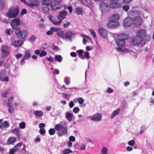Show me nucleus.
Here are the masks:
<instances>
[{"label":"nucleus","instance_id":"33","mask_svg":"<svg viewBox=\"0 0 154 154\" xmlns=\"http://www.w3.org/2000/svg\"><path fill=\"white\" fill-rule=\"evenodd\" d=\"M75 12L78 15H82L83 13L82 8L79 7L76 9Z\"/></svg>","mask_w":154,"mask_h":154},{"label":"nucleus","instance_id":"55","mask_svg":"<svg viewBox=\"0 0 154 154\" xmlns=\"http://www.w3.org/2000/svg\"><path fill=\"white\" fill-rule=\"evenodd\" d=\"M135 143V142L133 140H130L128 142V144L131 146H133Z\"/></svg>","mask_w":154,"mask_h":154},{"label":"nucleus","instance_id":"4","mask_svg":"<svg viewBox=\"0 0 154 154\" xmlns=\"http://www.w3.org/2000/svg\"><path fill=\"white\" fill-rule=\"evenodd\" d=\"M116 44L118 46V48H116V49L118 51H122L124 53H126L128 52V49H122V48L124 47L125 45V41L123 40L118 39L116 41Z\"/></svg>","mask_w":154,"mask_h":154},{"label":"nucleus","instance_id":"64","mask_svg":"<svg viewBox=\"0 0 154 154\" xmlns=\"http://www.w3.org/2000/svg\"><path fill=\"white\" fill-rule=\"evenodd\" d=\"M113 91V90L110 88H108L107 89V92L108 93H112Z\"/></svg>","mask_w":154,"mask_h":154},{"label":"nucleus","instance_id":"16","mask_svg":"<svg viewBox=\"0 0 154 154\" xmlns=\"http://www.w3.org/2000/svg\"><path fill=\"white\" fill-rule=\"evenodd\" d=\"M2 121L3 119H0V128H6L9 126L10 124L7 121H4L2 122Z\"/></svg>","mask_w":154,"mask_h":154},{"label":"nucleus","instance_id":"12","mask_svg":"<svg viewBox=\"0 0 154 154\" xmlns=\"http://www.w3.org/2000/svg\"><path fill=\"white\" fill-rule=\"evenodd\" d=\"M120 18L119 14L117 13H115L111 16L109 18V20L111 21L118 22V21Z\"/></svg>","mask_w":154,"mask_h":154},{"label":"nucleus","instance_id":"18","mask_svg":"<svg viewBox=\"0 0 154 154\" xmlns=\"http://www.w3.org/2000/svg\"><path fill=\"white\" fill-rule=\"evenodd\" d=\"M27 5L30 7H33L38 5V0H28Z\"/></svg>","mask_w":154,"mask_h":154},{"label":"nucleus","instance_id":"17","mask_svg":"<svg viewBox=\"0 0 154 154\" xmlns=\"http://www.w3.org/2000/svg\"><path fill=\"white\" fill-rule=\"evenodd\" d=\"M23 43V42L21 39L15 40L12 41L11 45L15 47H18L21 46Z\"/></svg>","mask_w":154,"mask_h":154},{"label":"nucleus","instance_id":"23","mask_svg":"<svg viewBox=\"0 0 154 154\" xmlns=\"http://www.w3.org/2000/svg\"><path fill=\"white\" fill-rule=\"evenodd\" d=\"M102 115L100 113H97L93 116L94 121L99 122L102 119Z\"/></svg>","mask_w":154,"mask_h":154},{"label":"nucleus","instance_id":"8","mask_svg":"<svg viewBox=\"0 0 154 154\" xmlns=\"http://www.w3.org/2000/svg\"><path fill=\"white\" fill-rule=\"evenodd\" d=\"M133 23V20L131 17H128L125 18L123 22L124 26L128 27L131 26Z\"/></svg>","mask_w":154,"mask_h":154},{"label":"nucleus","instance_id":"21","mask_svg":"<svg viewBox=\"0 0 154 154\" xmlns=\"http://www.w3.org/2000/svg\"><path fill=\"white\" fill-rule=\"evenodd\" d=\"M81 36L83 38V43L84 44H86L87 42H89L91 41V39L87 35L82 34Z\"/></svg>","mask_w":154,"mask_h":154},{"label":"nucleus","instance_id":"20","mask_svg":"<svg viewBox=\"0 0 154 154\" xmlns=\"http://www.w3.org/2000/svg\"><path fill=\"white\" fill-rule=\"evenodd\" d=\"M98 32L100 35L102 37H106L107 35L106 31L104 28H100L98 30Z\"/></svg>","mask_w":154,"mask_h":154},{"label":"nucleus","instance_id":"13","mask_svg":"<svg viewBox=\"0 0 154 154\" xmlns=\"http://www.w3.org/2000/svg\"><path fill=\"white\" fill-rule=\"evenodd\" d=\"M143 40L137 36L134 38L132 41V44L135 46H138L142 42H143Z\"/></svg>","mask_w":154,"mask_h":154},{"label":"nucleus","instance_id":"10","mask_svg":"<svg viewBox=\"0 0 154 154\" xmlns=\"http://www.w3.org/2000/svg\"><path fill=\"white\" fill-rule=\"evenodd\" d=\"M108 20L109 22L107 23L106 26L109 28H114L117 27L119 25V22L111 21L109 19H108Z\"/></svg>","mask_w":154,"mask_h":154},{"label":"nucleus","instance_id":"15","mask_svg":"<svg viewBox=\"0 0 154 154\" xmlns=\"http://www.w3.org/2000/svg\"><path fill=\"white\" fill-rule=\"evenodd\" d=\"M2 56L3 57H6L9 54L8 48L7 46L3 47L2 49Z\"/></svg>","mask_w":154,"mask_h":154},{"label":"nucleus","instance_id":"24","mask_svg":"<svg viewBox=\"0 0 154 154\" xmlns=\"http://www.w3.org/2000/svg\"><path fill=\"white\" fill-rule=\"evenodd\" d=\"M120 109L118 108L117 109L113 111L110 115V117L112 119H113L116 116L118 115L120 112Z\"/></svg>","mask_w":154,"mask_h":154},{"label":"nucleus","instance_id":"44","mask_svg":"<svg viewBox=\"0 0 154 154\" xmlns=\"http://www.w3.org/2000/svg\"><path fill=\"white\" fill-rule=\"evenodd\" d=\"M49 133L50 135H53L55 133V129L53 128H51L49 130Z\"/></svg>","mask_w":154,"mask_h":154},{"label":"nucleus","instance_id":"54","mask_svg":"<svg viewBox=\"0 0 154 154\" xmlns=\"http://www.w3.org/2000/svg\"><path fill=\"white\" fill-rule=\"evenodd\" d=\"M36 39V37L34 35H32L29 38V41L32 42L35 41Z\"/></svg>","mask_w":154,"mask_h":154},{"label":"nucleus","instance_id":"48","mask_svg":"<svg viewBox=\"0 0 154 154\" xmlns=\"http://www.w3.org/2000/svg\"><path fill=\"white\" fill-rule=\"evenodd\" d=\"M60 29L59 28L52 27L50 28V30H51L52 32H56Z\"/></svg>","mask_w":154,"mask_h":154},{"label":"nucleus","instance_id":"29","mask_svg":"<svg viewBox=\"0 0 154 154\" xmlns=\"http://www.w3.org/2000/svg\"><path fill=\"white\" fill-rule=\"evenodd\" d=\"M16 140V138L14 137H11L8 139L7 143L8 144H11L14 143Z\"/></svg>","mask_w":154,"mask_h":154},{"label":"nucleus","instance_id":"56","mask_svg":"<svg viewBox=\"0 0 154 154\" xmlns=\"http://www.w3.org/2000/svg\"><path fill=\"white\" fill-rule=\"evenodd\" d=\"M85 57L87 59H89L90 58L89 53L88 52H85L84 54Z\"/></svg>","mask_w":154,"mask_h":154},{"label":"nucleus","instance_id":"46","mask_svg":"<svg viewBox=\"0 0 154 154\" xmlns=\"http://www.w3.org/2000/svg\"><path fill=\"white\" fill-rule=\"evenodd\" d=\"M90 31L91 34L93 36L94 38L96 37V35L94 30L91 29H90Z\"/></svg>","mask_w":154,"mask_h":154},{"label":"nucleus","instance_id":"59","mask_svg":"<svg viewBox=\"0 0 154 154\" xmlns=\"http://www.w3.org/2000/svg\"><path fill=\"white\" fill-rule=\"evenodd\" d=\"M70 24V23L69 22H66L65 23H64L63 24V26L64 28H66Z\"/></svg>","mask_w":154,"mask_h":154},{"label":"nucleus","instance_id":"6","mask_svg":"<svg viewBox=\"0 0 154 154\" xmlns=\"http://www.w3.org/2000/svg\"><path fill=\"white\" fill-rule=\"evenodd\" d=\"M48 18L51 22L54 25L57 26H60L61 24L62 21L60 20L54 18L51 15H49L48 16Z\"/></svg>","mask_w":154,"mask_h":154},{"label":"nucleus","instance_id":"41","mask_svg":"<svg viewBox=\"0 0 154 154\" xmlns=\"http://www.w3.org/2000/svg\"><path fill=\"white\" fill-rule=\"evenodd\" d=\"M108 149L105 147H103L102 149L101 152L102 154H107L108 153Z\"/></svg>","mask_w":154,"mask_h":154},{"label":"nucleus","instance_id":"31","mask_svg":"<svg viewBox=\"0 0 154 154\" xmlns=\"http://www.w3.org/2000/svg\"><path fill=\"white\" fill-rule=\"evenodd\" d=\"M77 52L79 53V56L81 59H85V57L84 56L83 54L84 51L82 50H77Z\"/></svg>","mask_w":154,"mask_h":154},{"label":"nucleus","instance_id":"60","mask_svg":"<svg viewBox=\"0 0 154 154\" xmlns=\"http://www.w3.org/2000/svg\"><path fill=\"white\" fill-rule=\"evenodd\" d=\"M129 8V7L128 5H125L123 6V9L126 11H127Z\"/></svg>","mask_w":154,"mask_h":154},{"label":"nucleus","instance_id":"63","mask_svg":"<svg viewBox=\"0 0 154 154\" xmlns=\"http://www.w3.org/2000/svg\"><path fill=\"white\" fill-rule=\"evenodd\" d=\"M146 129L145 127L144 126H142L141 128V129L140 131V133L142 134L143 133Z\"/></svg>","mask_w":154,"mask_h":154},{"label":"nucleus","instance_id":"32","mask_svg":"<svg viewBox=\"0 0 154 154\" xmlns=\"http://www.w3.org/2000/svg\"><path fill=\"white\" fill-rule=\"evenodd\" d=\"M31 55L29 51H26L25 52V54L23 57L24 59H27L30 57Z\"/></svg>","mask_w":154,"mask_h":154},{"label":"nucleus","instance_id":"1","mask_svg":"<svg viewBox=\"0 0 154 154\" xmlns=\"http://www.w3.org/2000/svg\"><path fill=\"white\" fill-rule=\"evenodd\" d=\"M140 14V12L136 10L131 11L128 13V15L130 16H136L133 20V23L137 27H140L142 24V18L139 16Z\"/></svg>","mask_w":154,"mask_h":154},{"label":"nucleus","instance_id":"57","mask_svg":"<svg viewBox=\"0 0 154 154\" xmlns=\"http://www.w3.org/2000/svg\"><path fill=\"white\" fill-rule=\"evenodd\" d=\"M40 134L42 135H44L45 133V130L44 128H40L39 130Z\"/></svg>","mask_w":154,"mask_h":154},{"label":"nucleus","instance_id":"7","mask_svg":"<svg viewBox=\"0 0 154 154\" xmlns=\"http://www.w3.org/2000/svg\"><path fill=\"white\" fill-rule=\"evenodd\" d=\"M100 9L102 12H107L110 10L109 5L105 3H102L100 4Z\"/></svg>","mask_w":154,"mask_h":154},{"label":"nucleus","instance_id":"3","mask_svg":"<svg viewBox=\"0 0 154 154\" xmlns=\"http://www.w3.org/2000/svg\"><path fill=\"white\" fill-rule=\"evenodd\" d=\"M15 34L22 39H25L28 36V31L26 30H21L19 28H17L14 30Z\"/></svg>","mask_w":154,"mask_h":154},{"label":"nucleus","instance_id":"26","mask_svg":"<svg viewBox=\"0 0 154 154\" xmlns=\"http://www.w3.org/2000/svg\"><path fill=\"white\" fill-rule=\"evenodd\" d=\"M50 7L52 10L55 11L60 9L62 6L58 4H54L51 5Z\"/></svg>","mask_w":154,"mask_h":154},{"label":"nucleus","instance_id":"22","mask_svg":"<svg viewBox=\"0 0 154 154\" xmlns=\"http://www.w3.org/2000/svg\"><path fill=\"white\" fill-rule=\"evenodd\" d=\"M74 36V34L70 32H67L65 35V39L67 38L69 40L71 39Z\"/></svg>","mask_w":154,"mask_h":154},{"label":"nucleus","instance_id":"25","mask_svg":"<svg viewBox=\"0 0 154 154\" xmlns=\"http://www.w3.org/2000/svg\"><path fill=\"white\" fill-rule=\"evenodd\" d=\"M11 132L12 133L15 134L17 138H20V132L18 128H15L13 129Z\"/></svg>","mask_w":154,"mask_h":154},{"label":"nucleus","instance_id":"43","mask_svg":"<svg viewBox=\"0 0 154 154\" xmlns=\"http://www.w3.org/2000/svg\"><path fill=\"white\" fill-rule=\"evenodd\" d=\"M72 152L70 149H67L63 151V154H69V153Z\"/></svg>","mask_w":154,"mask_h":154},{"label":"nucleus","instance_id":"58","mask_svg":"<svg viewBox=\"0 0 154 154\" xmlns=\"http://www.w3.org/2000/svg\"><path fill=\"white\" fill-rule=\"evenodd\" d=\"M16 151H17V149L15 148H14L10 149L9 152V154H14Z\"/></svg>","mask_w":154,"mask_h":154},{"label":"nucleus","instance_id":"14","mask_svg":"<svg viewBox=\"0 0 154 154\" xmlns=\"http://www.w3.org/2000/svg\"><path fill=\"white\" fill-rule=\"evenodd\" d=\"M121 6V4L118 2H112L109 4L110 8L116 9L119 8Z\"/></svg>","mask_w":154,"mask_h":154},{"label":"nucleus","instance_id":"27","mask_svg":"<svg viewBox=\"0 0 154 154\" xmlns=\"http://www.w3.org/2000/svg\"><path fill=\"white\" fill-rule=\"evenodd\" d=\"M66 117L68 121H71L72 119L73 115L72 113L67 112H66Z\"/></svg>","mask_w":154,"mask_h":154},{"label":"nucleus","instance_id":"47","mask_svg":"<svg viewBox=\"0 0 154 154\" xmlns=\"http://www.w3.org/2000/svg\"><path fill=\"white\" fill-rule=\"evenodd\" d=\"M19 125L20 128L24 129L25 127V123L24 122H22L19 124Z\"/></svg>","mask_w":154,"mask_h":154},{"label":"nucleus","instance_id":"61","mask_svg":"<svg viewBox=\"0 0 154 154\" xmlns=\"http://www.w3.org/2000/svg\"><path fill=\"white\" fill-rule=\"evenodd\" d=\"M75 104L72 101H71L69 103V106L70 108H72L74 106Z\"/></svg>","mask_w":154,"mask_h":154},{"label":"nucleus","instance_id":"2","mask_svg":"<svg viewBox=\"0 0 154 154\" xmlns=\"http://www.w3.org/2000/svg\"><path fill=\"white\" fill-rule=\"evenodd\" d=\"M136 35L146 41L143 43V45H145L146 42L149 41L150 39V36L147 34L146 31L143 29H140L138 30L136 32Z\"/></svg>","mask_w":154,"mask_h":154},{"label":"nucleus","instance_id":"51","mask_svg":"<svg viewBox=\"0 0 154 154\" xmlns=\"http://www.w3.org/2000/svg\"><path fill=\"white\" fill-rule=\"evenodd\" d=\"M84 101V100L81 97L78 98V101L79 104H82Z\"/></svg>","mask_w":154,"mask_h":154},{"label":"nucleus","instance_id":"37","mask_svg":"<svg viewBox=\"0 0 154 154\" xmlns=\"http://www.w3.org/2000/svg\"><path fill=\"white\" fill-rule=\"evenodd\" d=\"M43 112L41 111L37 110L35 112L34 114L38 116H42L43 115Z\"/></svg>","mask_w":154,"mask_h":154},{"label":"nucleus","instance_id":"30","mask_svg":"<svg viewBox=\"0 0 154 154\" xmlns=\"http://www.w3.org/2000/svg\"><path fill=\"white\" fill-rule=\"evenodd\" d=\"M42 5L49 6L52 3L51 0H43L42 1Z\"/></svg>","mask_w":154,"mask_h":154},{"label":"nucleus","instance_id":"45","mask_svg":"<svg viewBox=\"0 0 154 154\" xmlns=\"http://www.w3.org/2000/svg\"><path fill=\"white\" fill-rule=\"evenodd\" d=\"M22 143L21 142H20L16 144L14 147V148H15L17 150V151L19 149L21 146Z\"/></svg>","mask_w":154,"mask_h":154},{"label":"nucleus","instance_id":"36","mask_svg":"<svg viewBox=\"0 0 154 154\" xmlns=\"http://www.w3.org/2000/svg\"><path fill=\"white\" fill-rule=\"evenodd\" d=\"M55 59L59 62H61L62 61L63 58L62 56L60 55H57L55 56Z\"/></svg>","mask_w":154,"mask_h":154},{"label":"nucleus","instance_id":"9","mask_svg":"<svg viewBox=\"0 0 154 154\" xmlns=\"http://www.w3.org/2000/svg\"><path fill=\"white\" fill-rule=\"evenodd\" d=\"M20 20L19 18H15L13 19L11 23L12 28L15 29H17V27L20 24Z\"/></svg>","mask_w":154,"mask_h":154},{"label":"nucleus","instance_id":"19","mask_svg":"<svg viewBox=\"0 0 154 154\" xmlns=\"http://www.w3.org/2000/svg\"><path fill=\"white\" fill-rule=\"evenodd\" d=\"M0 80L3 82H8L9 81L8 77L4 72L0 73Z\"/></svg>","mask_w":154,"mask_h":154},{"label":"nucleus","instance_id":"53","mask_svg":"<svg viewBox=\"0 0 154 154\" xmlns=\"http://www.w3.org/2000/svg\"><path fill=\"white\" fill-rule=\"evenodd\" d=\"M86 149V146L84 143H82L81 144L79 149L82 150H85Z\"/></svg>","mask_w":154,"mask_h":154},{"label":"nucleus","instance_id":"52","mask_svg":"<svg viewBox=\"0 0 154 154\" xmlns=\"http://www.w3.org/2000/svg\"><path fill=\"white\" fill-rule=\"evenodd\" d=\"M8 94V92L5 91L3 92L2 94V96L4 97H7Z\"/></svg>","mask_w":154,"mask_h":154},{"label":"nucleus","instance_id":"49","mask_svg":"<svg viewBox=\"0 0 154 154\" xmlns=\"http://www.w3.org/2000/svg\"><path fill=\"white\" fill-rule=\"evenodd\" d=\"M80 111V109L78 107H75L73 108V111L75 113H78Z\"/></svg>","mask_w":154,"mask_h":154},{"label":"nucleus","instance_id":"28","mask_svg":"<svg viewBox=\"0 0 154 154\" xmlns=\"http://www.w3.org/2000/svg\"><path fill=\"white\" fill-rule=\"evenodd\" d=\"M118 39L120 40H124L127 39L128 38V36L126 34H122L120 35L118 37Z\"/></svg>","mask_w":154,"mask_h":154},{"label":"nucleus","instance_id":"40","mask_svg":"<svg viewBox=\"0 0 154 154\" xmlns=\"http://www.w3.org/2000/svg\"><path fill=\"white\" fill-rule=\"evenodd\" d=\"M48 5H42V8L43 11L45 12L48 11L49 10V8Z\"/></svg>","mask_w":154,"mask_h":154},{"label":"nucleus","instance_id":"5","mask_svg":"<svg viewBox=\"0 0 154 154\" xmlns=\"http://www.w3.org/2000/svg\"><path fill=\"white\" fill-rule=\"evenodd\" d=\"M18 8L17 7H13L10 8L8 12L6 13L7 16L11 18L16 17L18 13Z\"/></svg>","mask_w":154,"mask_h":154},{"label":"nucleus","instance_id":"39","mask_svg":"<svg viewBox=\"0 0 154 154\" xmlns=\"http://www.w3.org/2000/svg\"><path fill=\"white\" fill-rule=\"evenodd\" d=\"M64 82L66 84L69 85L70 83V78L69 77L66 76L64 78Z\"/></svg>","mask_w":154,"mask_h":154},{"label":"nucleus","instance_id":"42","mask_svg":"<svg viewBox=\"0 0 154 154\" xmlns=\"http://www.w3.org/2000/svg\"><path fill=\"white\" fill-rule=\"evenodd\" d=\"M61 130L62 133L63 134H67L68 130L67 129L66 127H63Z\"/></svg>","mask_w":154,"mask_h":154},{"label":"nucleus","instance_id":"34","mask_svg":"<svg viewBox=\"0 0 154 154\" xmlns=\"http://www.w3.org/2000/svg\"><path fill=\"white\" fill-rule=\"evenodd\" d=\"M63 127V125L59 123L55 125L54 128L57 131H59L60 130H61Z\"/></svg>","mask_w":154,"mask_h":154},{"label":"nucleus","instance_id":"38","mask_svg":"<svg viewBox=\"0 0 154 154\" xmlns=\"http://www.w3.org/2000/svg\"><path fill=\"white\" fill-rule=\"evenodd\" d=\"M13 97H11L9 98L7 103V105L8 107H11L12 106L11 103L13 101Z\"/></svg>","mask_w":154,"mask_h":154},{"label":"nucleus","instance_id":"11","mask_svg":"<svg viewBox=\"0 0 154 154\" xmlns=\"http://www.w3.org/2000/svg\"><path fill=\"white\" fill-rule=\"evenodd\" d=\"M67 14V12L66 11H61L57 16V18L58 20H60L62 22L63 20L66 18Z\"/></svg>","mask_w":154,"mask_h":154},{"label":"nucleus","instance_id":"50","mask_svg":"<svg viewBox=\"0 0 154 154\" xmlns=\"http://www.w3.org/2000/svg\"><path fill=\"white\" fill-rule=\"evenodd\" d=\"M47 52L44 51H43L40 52V56L41 57H42L46 56L47 54Z\"/></svg>","mask_w":154,"mask_h":154},{"label":"nucleus","instance_id":"35","mask_svg":"<svg viewBox=\"0 0 154 154\" xmlns=\"http://www.w3.org/2000/svg\"><path fill=\"white\" fill-rule=\"evenodd\" d=\"M57 35L59 37H60L63 39H65V35H64L62 31H60L57 32Z\"/></svg>","mask_w":154,"mask_h":154},{"label":"nucleus","instance_id":"62","mask_svg":"<svg viewBox=\"0 0 154 154\" xmlns=\"http://www.w3.org/2000/svg\"><path fill=\"white\" fill-rule=\"evenodd\" d=\"M86 140L87 141L93 144H94V142L89 138H86Z\"/></svg>","mask_w":154,"mask_h":154}]
</instances>
